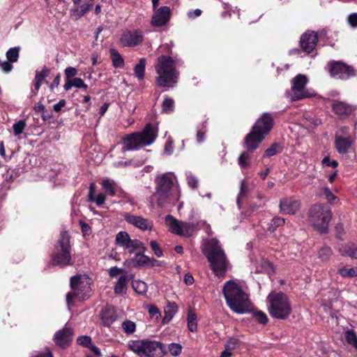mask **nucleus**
Returning <instances> with one entry per match:
<instances>
[{"instance_id": "nucleus-1", "label": "nucleus", "mask_w": 357, "mask_h": 357, "mask_svg": "<svg viewBox=\"0 0 357 357\" xmlns=\"http://www.w3.org/2000/svg\"><path fill=\"white\" fill-rule=\"evenodd\" d=\"M222 293L227 305L233 312L244 314L251 309L248 294L237 282L234 280L226 282L222 287Z\"/></svg>"}, {"instance_id": "nucleus-2", "label": "nucleus", "mask_w": 357, "mask_h": 357, "mask_svg": "<svg viewBox=\"0 0 357 357\" xmlns=\"http://www.w3.org/2000/svg\"><path fill=\"white\" fill-rule=\"evenodd\" d=\"M202 252L207 258L214 274L218 278L225 277L230 264L218 241L215 238L206 241Z\"/></svg>"}, {"instance_id": "nucleus-3", "label": "nucleus", "mask_w": 357, "mask_h": 357, "mask_svg": "<svg viewBox=\"0 0 357 357\" xmlns=\"http://www.w3.org/2000/svg\"><path fill=\"white\" fill-rule=\"evenodd\" d=\"M156 192L153 198L160 207L174 204L180 197V192L176 186H174L172 181L166 175L162 174L156 178Z\"/></svg>"}, {"instance_id": "nucleus-4", "label": "nucleus", "mask_w": 357, "mask_h": 357, "mask_svg": "<svg viewBox=\"0 0 357 357\" xmlns=\"http://www.w3.org/2000/svg\"><path fill=\"white\" fill-rule=\"evenodd\" d=\"M155 69L158 75L156 83L161 87H172L177 82L178 72L176 63L169 56L162 55L158 57Z\"/></svg>"}, {"instance_id": "nucleus-5", "label": "nucleus", "mask_w": 357, "mask_h": 357, "mask_svg": "<svg viewBox=\"0 0 357 357\" xmlns=\"http://www.w3.org/2000/svg\"><path fill=\"white\" fill-rule=\"evenodd\" d=\"M158 136V130L151 123L146 125L142 132H133L123 137V151L137 150L151 145Z\"/></svg>"}, {"instance_id": "nucleus-6", "label": "nucleus", "mask_w": 357, "mask_h": 357, "mask_svg": "<svg viewBox=\"0 0 357 357\" xmlns=\"http://www.w3.org/2000/svg\"><path fill=\"white\" fill-rule=\"evenodd\" d=\"M127 346L139 357H162L167 354L161 342L149 339L130 340Z\"/></svg>"}, {"instance_id": "nucleus-7", "label": "nucleus", "mask_w": 357, "mask_h": 357, "mask_svg": "<svg viewBox=\"0 0 357 357\" xmlns=\"http://www.w3.org/2000/svg\"><path fill=\"white\" fill-rule=\"evenodd\" d=\"M272 118L264 114L255 123L250 133L245 138V146L248 151L255 150L266 135L272 128Z\"/></svg>"}, {"instance_id": "nucleus-8", "label": "nucleus", "mask_w": 357, "mask_h": 357, "mask_svg": "<svg viewBox=\"0 0 357 357\" xmlns=\"http://www.w3.org/2000/svg\"><path fill=\"white\" fill-rule=\"evenodd\" d=\"M269 314L274 318L285 319L291 312V304L282 292H271L267 297Z\"/></svg>"}, {"instance_id": "nucleus-9", "label": "nucleus", "mask_w": 357, "mask_h": 357, "mask_svg": "<svg viewBox=\"0 0 357 357\" xmlns=\"http://www.w3.org/2000/svg\"><path fill=\"white\" fill-rule=\"evenodd\" d=\"M70 250V236L67 231H62L55 246L54 252L52 255V264L60 266L71 265Z\"/></svg>"}, {"instance_id": "nucleus-10", "label": "nucleus", "mask_w": 357, "mask_h": 357, "mask_svg": "<svg viewBox=\"0 0 357 357\" xmlns=\"http://www.w3.org/2000/svg\"><path fill=\"white\" fill-rule=\"evenodd\" d=\"M91 280L84 275L73 276L70 279L72 291L66 295V301L68 305L74 299L84 301L89 296L91 291Z\"/></svg>"}, {"instance_id": "nucleus-11", "label": "nucleus", "mask_w": 357, "mask_h": 357, "mask_svg": "<svg viewBox=\"0 0 357 357\" xmlns=\"http://www.w3.org/2000/svg\"><path fill=\"white\" fill-rule=\"evenodd\" d=\"M332 218L331 210L326 206L316 204L311 207L309 219L312 226L321 233L326 232Z\"/></svg>"}, {"instance_id": "nucleus-12", "label": "nucleus", "mask_w": 357, "mask_h": 357, "mask_svg": "<svg viewBox=\"0 0 357 357\" xmlns=\"http://www.w3.org/2000/svg\"><path fill=\"white\" fill-rule=\"evenodd\" d=\"M307 82V77L301 74L296 75L292 79L291 88L289 92V96L292 100L310 98L314 95L313 91L306 88Z\"/></svg>"}, {"instance_id": "nucleus-13", "label": "nucleus", "mask_w": 357, "mask_h": 357, "mask_svg": "<svg viewBox=\"0 0 357 357\" xmlns=\"http://www.w3.org/2000/svg\"><path fill=\"white\" fill-rule=\"evenodd\" d=\"M115 242L116 245L127 250L130 253H133L136 251L144 252L146 250L143 244L139 240L131 239L129 234L126 231H119L117 233Z\"/></svg>"}, {"instance_id": "nucleus-14", "label": "nucleus", "mask_w": 357, "mask_h": 357, "mask_svg": "<svg viewBox=\"0 0 357 357\" xmlns=\"http://www.w3.org/2000/svg\"><path fill=\"white\" fill-rule=\"evenodd\" d=\"M138 252L135 254V255L130 259H128L125 261V266L129 268H136V267H142V266H158L160 265L159 261L150 258L143 254L142 252L137 251Z\"/></svg>"}, {"instance_id": "nucleus-15", "label": "nucleus", "mask_w": 357, "mask_h": 357, "mask_svg": "<svg viewBox=\"0 0 357 357\" xmlns=\"http://www.w3.org/2000/svg\"><path fill=\"white\" fill-rule=\"evenodd\" d=\"M348 128H341L335 135V146L340 153H345L351 146L350 137L347 136Z\"/></svg>"}, {"instance_id": "nucleus-16", "label": "nucleus", "mask_w": 357, "mask_h": 357, "mask_svg": "<svg viewBox=\"0 0 357 357\" xmlns=\"http://www.w3.org/2000/svg\"><path fill=\"white\" fill-rule=\"evenodd\" d=\"M331 75L337 79H346L354 75L352 69L341 62L329 63Z\"/></svg>"}, {"instance_id": "nucleus-17", "label": "nucleus", "mask_w": 357, "mask_h": 357, "mask_svg": "<svg viewBox=\"0 0 357 357\" xmlns=\"http://www.w3.org/2000/svg\"><path fill=\"white\" fill-rule=\"evenodd\" d=\"M123 217L128 223L141 230H151L153 228V222L148 218H144L139 215H131L128 213H125L123 215Z\"/></svg>"}, {"instance_id": "nucleus-18", "label": "nucleus", "mask_w": 357, "mask_h": 357, "mask_svg": "<svg viewBox=\"0 0 357 357\" xmlns=\"http://www.w3.org/2000/svg\"><path fill=\"white\" fill-rule=\"evenodd\" d=\"M301 202L291 197H284L280 200V212L284 215H294L299 210Z\"/></svg>"}, {"instance_id": "nucleus-19", "label": "nucleus", "mask_w": 357, "mask_h": 357, "mask_svg": "<svg viewBox=\"0 0 357 357\" xmlns=\"http://www.w3.org/2000/svg\"><path fill=\"white\" fill-rule=\"evenodd\" d=\"M73 337V329L66 325L63 328L59 330L54 334V340L58 346L65 347L71 342Z\"/></svg>"}, {"instance_id": "nucleus-20", "label": "nucleus", "mask_w": 357, "mask_h": 357, "mask_svg": "<svg viewBox=\"0 0 357 357\" xmlns=\"http://www.w3.org/2000/svg\"><path fill=\"white\" fill-rule=\"evenodd\" d=\"M318 41L317 35L314 31H307L301 38V45L304 52L310 53L315 48Z\"/></svg>"}, {"instance_id": "nucleus-21", "label": "nucleus", "mask_w": 357, "mask_h": 357, "mask_svg": "<svg viewBox=\"0 0 357 357\" xmlns=\"http://www.w3.org/2000/svg\"><path fill=\"white\" fill-rule=\"evenodd\" d=\"M143 36L141 32L138 31H127L122 35L120 41L124 46H135L142 43Z\"/></svg>"}, {"instance_id": "nucleus-22", "label": "nucleus", "mask_w": 357, "mask_h": 357, "mask_svg": "<svg viewBox=\"0 0 357 357\" xmlns=\"http://www.w3.org/2000/svg\"><path fill=\"white\" fill-rule=\"evenodd\" d=\"M170 15V9L167 6H162L155 11L151 24L154 26H161L165 25L169 20Z\"/></svg>"}, {"instance_id": "nucleus-23", "label": "nucleus", "mask_w": 357, "mask_h": 357, "mask_svg": "<svg viewBox=\"0 0 357 357\" xmlns=\"http://www.w3.org/2000/svg\"><path fill=\"white\" fill-rule=\"evenodd\" d=\"M94 0H84L83 3L70 10L71 15L78 20L89 11L93 5Z\"/></svg>"}, {"instance_id": "nucleus-24", "label": "nucleus", "mask_w": 357, "mask_h": 357, "mask_svg": "<svg viewBox=\"0 0 357 357\" xmlns=\"http://www.w3.org/2000/svg\"><path fill=\"white\" fill-rule=\"evenodd\" d=\"M338 250L342 256L357 259V245L349 242L340 245Z\"/></svg>"}, {"instance_id": "nucleus-25", "label": "nucleus", "mask_w": 357, "mask_h": 357, "mask_svg": "<svg viewBox=\"0 0 357 357\" xmlns=\"http://www.w3.org/2000/svg\"><path fill=\"white\" fill-rule=\"evenodd\" d=\"M165 225L168 227V230L180 236L181 227H182V222H179L174 218L172 215H168L165 217Z\"/></svg>"}, {"instance_id": "nucleus-26", "label": "nucleus", "mask_w": 357, "mask_h": 357, "mask_svg": "<svg viewBox=\"0 0 357 357\" xmlns=\"http://www.w3.org/2000/svg\"><path fill=\"white\" fill-rule=\"evenodd\" d=\"M101 186L105 192L109 196H115L117 192L116 182L109 178H104L101 181Z\"/></svg>"}, {"instance_id": "nucleus-27", "label": "nucleus", "mask_w": 357, "mask_h": 357, "mask_svg": "<svg viewBox=\"0 0 357 357\" xmlns=\"http://www.w3.org/2000/svg\"><path fill=\"white\" fill-rule=\"evenodd\" d=\"M333 109L340 116L348 115L352 112L351 107L342 102L333 103Z\"/></svg>"}, {"instance_id": "nucleus-28", "label": "nucleus", "mask_w": 357, "mask_h": 357, "mask_svg": "<svg viewBox=\"0 0 357 357\" xmlns=\"http://www.w3.org/2000/svg\"><path fill=\"white\" fill-rule=\"evenodd\" d=\"M128 278L126 275L121 276L114 287V293L116 294H126L128 289Z\"/></svg>"}, {"instance_id": "nucleus-29", "label": "nucleus", "mask_w": 357, "mask_h": 357, "mask_svg": "<svg viewBox=\"0 0 357 357\" xmlns=\"http://www.w3.org/2000/svg\"><path fill=\"white\" fill-rule=\"evenodd\" d=\"M50 72V70L46 66H44L40 71H36L34 86L37 91L39 90L45 79L49 75Z\"/></svg>"}, {"instance_id": "nucleus-30", "label": "nucleus", "mask_w": 357, "mask_h": 357, "mask_svg": "<svg viewBox=\"0 0 357 357\" xmlns=\"http://www.w3.org/2000/svg\"><path fill=\"white\" fill-rule=\"evenodd\" d=\"M77 89H84L86 90L88 86L84 83V80L79 77L73 78L72 80L66 81L63 85V88L66 91H69L72 87Z\"/></svg>"}, {"instance_id": "nucleus-31", "label": "nucleus", "mask_w": 357, "mask_h": 357, "mask_svg": "<svg viewBox=\"0 0 357 357\" xmlns=\"http://www.w3.org/2000/svg\"><path fill=\"white\" fill-rule=\"evenodd\" d=\"M165 317L163 318V321L165 322H169L174 317V316L176 314V313L178 311V306L175 303H169L165 307Z\"/></svg>"}, {"instance_id": "nucleus-32", "label": "nucleus", "mask_w": 357, "mask_h": 357, "mask_svg": "<svg viewBox=\"0 0 357 357\" xmlns=\"http://www.w3.org/2000/svg\"><path fill=\"white\" fill-rule=\"evenodd\" d=\"M188 328L190 332H196L197 330V319L195 312L189 309L187 317Z\"/></svg>"}, {"instance_id": "nucleus-33", "label": "nucleus", "mask_w": 357, "mask_h": 357, "mask_svg": "<svg viewBox=\"0 0 357 357\" xmlns=\"http://www.w3.org/2000/svg\"><path fill=\"white\" fill-rule=\"evenodd\" d=\"M145 66H146V59L144 58H142L139 59V63L135 66V67L134 68L135 75L140 80L144 79Z\"/></svg>"}, {"instance_id": "nucleus-34", "label": "nucleus", "mask_w": 357, "mask_h": 357, "mask_svg": "<svg viewBox=\"0 0 357 357\" xmlns=\"http://www.w3.org/2000/svg\"><path fill=\"white\" fill-rule=\"evenodd\" d=\"M195 228V225L193 224L182 222L180 236H190L194 234Z\"/></svg>"}, {"instance_id": "nucleus-35", "label": "nucleus", "mask_w": 357, "mask_h": 357, "mask_svg": "<svg viewBox=\"0 0 357 357\" xmlns=\"http://www.w3.org/2000/svg\"><path fill=\"white\" fill-rule=\"evenodd\" d=\"M111 57L113 63V66L115 68H122L123 66V59L119 53L114 49L110 50Z\"/></svg>"}, {"instance_id": "nucleus-36", "label": "nucleus", "mask_w": 357, "mask_h": 357, "mask_svg": "<svg viewBox=\"0 0 357 357\" xmlns=\"http://www.w3.org/2000/svg\"><path fill=\"white\" fill-rule=\"evenodd\" d=\"M343 278H354L357 276V268L343 267L338 270Z\"/></svg>"}, {"instance_id": "nucleus-37", "label": "nucleus", "mask_w": 357, "mask_h": 357, "mask_svg": "<svg viewBox=\"0 0 357 357\" xmlns=\"http://www.w3.org/2000/svg\"><path fill=\"white\" fill-rule=\"evenodd\" d=\"M132 288L137 294H144L146 292L148 287L142 280H135L132 282Z\"/></svg>"}, {"instance_id": "nucleus-38", "label": "nucleus", "mask_w": 357, "mask_h": 357, "mask_svg": "<svg viewBox=\"0 0 357 357\" xmlns=\"http://www.w3.org/2000/svg\"><path fill=\"white\" fill-rule=\"evenodd\" d=\"M345 339L348 344L357 350V335L353 330H347L345 332Z\"/></svg>"}, {"instance_id": "nucleus-39", "label": "nucleus", "mask_w": 357, "mask_h": 357, "mask_svg": "<svg viewBox=\"0 0 357 357\" xmlns=\"http://www.w3.org/2000/svg\"><path fill=\"white\" fill-rule=\"evenodd\" d=\"M250 155L248 151L243 152L238 158V165L241 168H246L250 165Z\"/></svg>"}, {"instance_id": "nucleus-40", "label": "nucleus", "mask_w": 357, "mask_h": 357, "mask_svg": "<svg viewBox=\"0 0 357 357\" xmlns=\"http://www.w3.org/2000/svg\"><path fill=\"white\" fill-rule=\"evenodd\" d=\"M20 47L10 48L6 52V57L10 62H16L19 57Z\"/></svg>"}, {"instance_id": "nucleus-41", "label": "nucleus", "mask_w": 357, "mask_h": 357, "mask_svg": "<svg viewBox=\"0 0 357 357\" xmlns=\"http://www.w3.org/2000/svg\"><path fill=\"white\" fill-rule=\"evenodd\" d=\"M284 222L285 220L284 218L280 217H275L271 220L268 230L271 232L274 231L277 227L283 225Z\"/></svg>"}, {"instance_id": "nucleus-42", "label": "nucleus", "mask_w": 357, "mask_h": 357, "mask_svg": "<svg viewBox=\"0 0 357 357\" xmlns=\"http://www.w3.org/2000/svg\"><path fill=\"white\" fill-rule=\"evenodd\" d=\"M332 253H333L332 250L329 247H326V246L323 247L319 251V253H318L319 258L321 261H326L329 259V258L332 255Z\"/></svg>"}, {"instance_id": "nucleus-43", "label": "nucleus", "mask_w": 357, "mask_h": 357, "mask_svg": "<svg viewBox=\"0 0 357 357\" xmlns=\"http://www.w3.org/2000/svg\"><path fill=\"white\" fill-rule=\"evenodd\" d=\"M121 326L123 331L128 334H132L136 330L135 323L130 320L124 321Z\"/></svg>"}, {"instance_id": "nucleus-44", "label": "nucleus", "mask_w": 357, "mask_h": 357, "mask_svg": "<svg viewBox=\"0 0 357 357\" xmlns=\"http://www.w3.org/2000/svg\"><path fill=\"white\" fill-rule=\"evenodd\" d=\"M168 351L173 356H178L182 351V346L178 343H171L167 347Z\"/></svg>"}, {"instance_id": "nucleus-45", "label": "nucleus", "mask_w": 357, "mask_h": 357, "mask_svg": "<svg viewBox=\"0 0 357 357\" xmlns=\"http://www.w3.org/2000/svg\"><path fill=\"white\" fill-rule=\"evenodd\" d=\"M174 100L169 98H166L162 105V112L169 113L174 109Z\"/></svg>"}, {"instance_id": "nucleus-46", "label": "nucleus", "mask_w": 357, "mask_h": 357, "mask_svg": "<svg viewBox=\"0 0 357 357\" xmlns=\"http://www.w3.org/2000/svg\"><path fill=\"white\" fill-rule=\"evenodd\" d=\"M238 344V340L236 338L231 337L225 344V348L232 352Z\"/></svg>"}, {"instance_id": "nucleus-47", "label": "nucleus", "mask_w": 357, "mask_h": 357, "mask_svg": "<svg viewBox=\"0 0 357 357\" xmlns=\"http://www.w3.org/2000/svg\"><path fill=\"white\" fill-rule=\"evenodd\" d=\"M248 185L245 180H242L241 182L240 192L238 195L237 201H236L238 205H240L241 198L244 197L246 195V193L248 192Z\"/></svg>"}, {"instance_id": "nucleus-48", "label": "nucleus", "mask_w": 357, "mask_h": 357, "mask_svg": "<svg viewBox=\"0 0 357 357\" xmlns=\"http://www.w3.org/2000/svg\"><path fill=\"white\" fill-rule=\"evenodd\" d=\"M26 127V123L24 121H20L17 123H15L13 126L14 130L15 135H19L22 133L24 129Z\"/></svg>"}, {"instance_id": "nucleus-49", "label": "nucleus", "mask_w": 357, "mask_h": 357, "mask_svg": "<svg viewBox=\"0 0 357 357\" xmlns=\"http://www.w3.org/2000/svg\"><path fill=\"white\" fill-rule=\"evenodd\" d=\"M253 317L260 324H265L268 321V317L266 314L261 311L254 312Z\"/></svg>"}, {"instance_id": "nucleus-50", "label": "nucleus", "mask_w": 357, "mask_h": 357, "mask_svg": "<svg viewBox=\"0 0 357 357\" xmlns=\"http://www.w3.org/2000/svg\"><path fill=\"white\" fill-rule=\"evenodd\" d=\"M66 81L72 80L77 75V70L74 67H68L64 70Z\"/></svg>"}, {"instance_id": "nucleus-51", "label": "nucleus", "mask_w": 357, "mask_h": 357, "mask_svg": "<svg viewBox=\"0 0 357 357\" xmlns=\"http://www.w3.org/2000/svg\"><path fill=\"white\" fill-rule=\"evenodd\" d=\"M77 342L79 345L89 347L91 344V338L88 335H83L79 337Z\"/></svg>"}, {"instance_id": "nucleus-52", "label": "nucleus", "mask_w": 357, "mask_h": 357, "mask_svg": "<svg viewBox=\"0 0 357 357\" xmlns=\"http://www.w3.org/2000/svg\"><path fill=\"white\" fill-rule=\"evenodd\" d=\"M322 192L328 202H330L331 204H333L335 200L337 199V197L331 192L328 188H323Z\"/></svg>"}, {"instance_id": "nucleus-53", "label": "nucleus", "mask_w": 357, "mask_h": 357, "mask_svg": "<svg viewBox=\"0 0 357 357\" xmlns=\"http://www.w3.org/2000/svg\"><path fill=\"white\" fill-rule=\"evenodd\" d=\"M280 147L278 144H273L271 147L266 149L264 157H271L280 151Z\"/></svg>"}, {"instance_id": "nucleus-54", "label": "nucleus", "mask_w": 357, "mask_h": 357, "mask_svg": "<svg viewBox=\"0 0 357 357\" xmlns=\"http://www.w3.org/2000/svg\"><path fill=\"white\" fill-rule=\"evenodd\" d=\"M106 199V197L104 194L100 193L96 197L93 196L90 199L91 201L94 202L97 206L102 205Z\"/></svg>"}, {"instance_id": "nucleus-55", "label": "nucleus", "mask_w": 357, "mask_h": 357, "mask_svg": "<svg viewBox=\"0 0 357 357\" xmlns=\"http://www.w3.org/2000/svg\"><path fill=\"white\" fill-rule=\"evenodd\" d=\"M150 246H151V249L153 250V251L154 252V254L157 257H160L162 256V251L160 249V248L159 247V245L156 241H151L150 242Z\"/></svg>"}, {"instance_id": "nucleus-56", "label": "nucleus", "mask_w": 357, "mask_h": 357, "mask_svg": "<svg viewBox=\"0 0 357 357\" xmlns=\"http://www.w3.org/2000/svg\"><path fill=\"white\" fill-rule=\"evenodd\" d=\"M123 272V269L119 268L116 266L112 267L111 268L109 269V275L112 278L116 277L119 274L122 273Z\"/></svg>"}, {"instance_id": "nucleus-57", "label": "nucleus", "mask_w": 357, "mask_h": 357, "mask_svg": "<svg viewBox=\"0 0 357 357\" xmlns=\"http://www.w3.org/2000/svg\"><path fill=\"white\" fill-rule=\"evenodd\" d=\"M321 162L324 165L332 167L333 168H335L338 165V163L336 160L331 161L329 157H328V156L325 157L322 160Z\"/></svg>"}, {"instance_id": "nucleus-58", "label": "nucleus", "mask_w": 357, "mask_h": 357, "mask_svg": "<svg viewBox=\"0 0 357 357\" xmlns=\"http://www.w3.org/2000/svg\"><path fill=\"white\" fill-rule=\"evenodd\" d=\"M61 75L58 74L54 79L53 82L50 84V89L54 91L55 88H57L60 84Z\"/></svg>"}, {"instance_id": "nucleus-59", "label": "nucleus", "mask_w": 357, "mask_h": 357, "mask_svg": "<svg viewBox=\"0 0 357 357\" xmlns=\"http://www.w3.org/2000/svg\"><path fill=\"white\" fill-rule=\"evenodd\" d=\"M149 312L152 317H155L156 319H158L160 315L158 307L154 305H150L149 307Z\"/></svg>"}, {"instance_id": "nucleus-60", "label": "nucleus", "mask_w": 357, "mask_h": 357, "mask_svg": "<svg viewBox=\"0 0 357 357\" xmlns=\"http://www.w3.org/2000/svg\"><path fill=\"white\" fill-rule=\"evenodd\" d=\"M348 22L349 24L353 26H357V13H352L348 17Z\"/></svg>"}, {"instance_id": "nucleus-61", "label": "nucleus", "mask_w": 357, "mask_h": 357, "mask_svg": "<svg viewBox=\"0 0 357 357\" xmlns=\"http://www.w3.org/2000/svg\"><path fill=\"white\" fill-rule=\"evenodd\" d=\"M79 224H80L82 232L83 233V234L84 236L89 235L91 233V227L89 226V225H87L86 223H85L83 221H80Z\"/></svg>"}, {"instance_id": "nucleus-62", "label": "nucleus", "mask_w": 357, "mask_h": 357, "mask_svg": "<svg viewBox=\"0 0 357 357\" xmlns=\"http://www.w3.org/2000/svg\"><path fill=\"white\" fill-rule=\"evenodd\" d=\"M188 185L192 188H195L197 186V180L196 177L191 174L188 176Z\"/></svg>"}, {"instance_id": "nucleus-63", "label": "nucleus", "mask_w": 357, "mask_h": 357, "mask_svg": "<svg viewBox=\"0 0 357 357\" xmlns=\"http://www.w3.org/2000/svg\"><path fill=\"white\" fill-rule=\"evenodd\" d=\"M66 100L62 99L60 100L59 102L54 104L53 105V109L55 112H59L61 110V109L66 105Z\"/></svg>"}, {"instance_id": "nucleus-64", "label": "nucleus", "mask_w": 357, "mask_h": 357, "mask_svg": "<svg viewBox=\"0 0 357 357\" xmlns=\"http://www.w3.org/2000/svg\"><path fill=\"white\" fill-rule=\"evenodd\" d=\"M1 68L4 73H7L12 70L13 66L10 64V61H3Z\"/></svg>"}]
</instances>
